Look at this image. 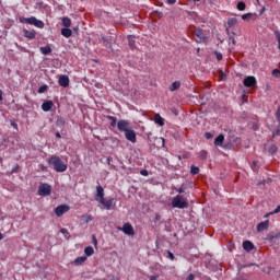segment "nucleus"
<instances>
[{"instance_id":"obj_48","label":"nucleus","mask_w":280,"mask_h":280,"mask_svg":"<svg viewBox=\"0 0 280 280\" xmlns=\"http://www.w3.org/2000/svg\"><path fill=\"white\" fill-rule=\"evenodd\" d=\"M271 213L273 214L280 213V205Z\"/></svg>"},{"instance_id":"obj_58","label":"nucleus","mask_w":280,"mask_h":280,"mask_svg":"<svg viewBox=\"0 0 280 280\" xmlns=\"http://www.w3.org/2000/svg\"><path fill=\"white\" fill-rule=\"evenodd\" d=\"M11 125L13 126V128H19V125H16V122H12Z\"/></svg>"},{"instance_id":"obj_20","label":"nucleus","mask_w":280,"mask_h":280,"mask_svg":"<svg viewBox=\"0 0 280 280\" xmlns=\"http://www.w3.org/2000/svg\"><path fill=\"white\" fill-rule=\"evenodd\" d=\"M39 50L43 56H49L51 54V47L49 46L40 47Z\"/></svg>"},{"instance_id":"obj_47","label":"nucleus","mask_w":280,"mask_h":280,"mask_svg":"<svg viewBox=\"0 0 280 280\" xmlns=\"http://www.w3.org/2000/svg\"><path fill=\"white\" fill-rule=\"evenodd\" d=\"M215 57H217V60H222V54H220V52H215Z\"/></svg>"},{"instance_id":"obj_55","label":"nucleus","mask_w":280,"mask_h":280,"mask_svg":"<svg viewBox=\"0 0 280 280\" xmlns=\"http://www.w3.org/2000/svg\"><path fill=\"white\" fill-rule=\"evenodd\" d=\"M112 162H113V158H107V164L110 165Z\"/></svg>"},{"instance_id":"obj_24","label":"nucleus","mask_w":280,"mask_h":280,"mask_svg":"<svg viewBox=\"0 0 280 280\" xmlns=\"http://www.w3.org/2000/svg\"><path fill=\"white\" fill-rule=\"evenodd\" d=\"M84 253H85L86 257H91L95 253V249H93L92 246H88V247H85Z\"/></svg>"},{"instance_id":"obj_1","label":"nucleus","mask_w":280,"mask_h":280,"mask_svg":"<svg viewBox=\"0 0 280 280\" xmlns=\"http://www.w3.org/2000/svg\"><path fill=\"white\" fill-rule=\"evenodd\" d=\"M48 164L54 167L55 172H58V173L67 172V164L62 162L60 156L51 155L48 159Z\"/></svg>"},{"instance_id":"obj_60","label":"nucleus","mask_w":280,"mask_h":280,"mask_svg":"<svg viewBox=\"0 0 280 280\" xmlns=\"http://www.w3.org/2000/svg\"><path fill=\"white\" fill-rule=\"evenodd\" d=\"M3 240V234L0 232V242Z\"/></svg>"},{"instance_id":"obj_41","label":"nucleus","mask_w":280,"mask_h":280,"mask_svg":"<svg viewBox=\"0 0 280 280\" xmlns=\"http://www.w3.org/2000/svg\"><path fill=\"white\" fill-rule=\"evenodd\" d=\"M272 75H273V78H280V71H279V69L272 70Z\"/></svg>"},{"instance_id":"obj_9","label":"nucleus","mask_w":280,"mask_h":280,"mask_svg":"<svg viewBox=\"0 0 280 280\" xmlns=\"http://www.w3.org/2000/svg\"><path fill=\"white\" fill-rule=\"evenodd\" d=\"M100 205H103V207H105L108 211H110V209H115V199H103L100 201Z\"/></svg>"},{"instance_id":"obj_21","label":"nucleus","mask_w":280,"mask_h":280,"mask_svg":"<svg viewBox=\"0 0 280 280\" xmlns=\"http://www.w3.org/2000/svg\"><path fill=\"white\" fill-rule=\"evenodd\" d=\"M222 143H224V136L220 135L214 139V145L222 147Z\"/></svg>"},{"instance_id":"obj_56","label":"nucleus","mask_w":280,"mask_h":280,"mask_svg":"<svg viewBox=\"0 0 280 280\" xmlns=\"http://www.w3.org/2000/svg\"><path fill=\"white\" fill-rule=\"evenodd\" d=\"M270 215H275V213L269 212V213L265 214V218H270Z\"/></svg>"},{"instance_id":"obj_13","label":"nucleus","mask_w":280,"mask_h":280,"mask_svg":"<svg viewBox=\"0 0 280 280\" xmlns=\"http://www.w3.org/2000/svg\"><path fill=\"white\" fill-rule=\"evenodd\" d=\"M51 108H54L52 101H46L42 104V110H44V113H49V110H51Z\"/></svg>"},{"instance_id":"obj_45","label":"nucleus","mask_w":280,"mask_h":280,"mask_svg":"<svg viewBox=\"0 0 280 280\" xmlns=\"http://www.w3.org/2000/svg\"><path fill=\"white\" fill-rule=\"evenodd\" d=\"M205 137L206 139H213V135H211L210 132H206Z\"/></svg>"},{"instance_id":"obj_26","label":"nucleus","mask_w":280,"mask_h":280,"mask_svg":"<svg viewBox=\"0 0 280 280\" xmlns=\"http://www.w3.org/2000/svg\"><path fill=\"white\" fill-rule=\"evenodd\" d=\"M128 40H129V47L130 49H137V46L135 45V36L130 35L128 37Z\"/></svg>"},{"instance_id":"obj_52","label":"nucleus","mask_w":280,"mask_h":280,"mask_svg":"<svg viewBox=\"0 0 280 280\" xmlns=\"http://www.w3.org/2000/svg\"><path fill=\"white\" fill-rule=\"evenodd\" d=\"M170 5H174L176 3V0H166Z\"/></svg>"},{"instance_id":"obj_57","label":"nucleus","mask_w":280,"mask_h":280,"mask_svg":"<svg viewBox=\"0 0 280 280\" xmlns=\"http://www.w3.org/2000/svg\"><path fill=\"white\" fill-rule=\"evenodd\" d=\"M156 279H159V277H156V276H151L150 277V280H156Z\"/></svg>"},{"instance_id":"obj_59","label":"nucleus","mask_w":280,"mask_h":280,"mask_svg":"<svg viewBox=\"0 0 280 280\" xmlns=\"http://www.w3.org/2000/svg\"><path fill=\"white\" fill-rule=\"evenodd\" d=\"M56 137H57V139H60V137H61V136H60V132H57V133H56Z\"/></svg>"},{"instance_id":"obj_25","label":"nucleus","mask_w":280,"mask_h":280,"mask_svg":"<svg viewBox=\"0 0 280 280\" xmlns=\"http://www.w3.org/2000/svg\"><path fill=\"white\" fill-rule=\"evenodd\" d=\"M62 25H63V27H66V28L71 27V19H69V18H63V19H62Z\"/></svg>"},{"instance_id":"obj_6","label":"nucleus","mask_w":280,"mask_h":280,"mask_svg":"<svg viewBox=\"0 0 280 280\" xmlns=\"http://www.w3.org/2000/svg\"><path fill=\"white\" fill-rule=\"evenodd\" d=\"M70 207L67 205H61L58 206L55 209V214L57 215V218H61V215H65V213H67L69 211Z\"/></svg>"},{"instance_id":"obj_27","label":"nucleus","mask_w":280,"mask_h":280,"mask_svg":"<svg viewBox=\"0 0 280 280\" xmlns=\"http://www.w3.org/2000/svg\"><path fill=\"white\" fill-rule=\"evenodd\" d=\"M234 25H237V20L235 18H230L228 20V27H234Z\"/></svg>"},{"instance_id":"obj_28","label":"nucleus","mask_w":280,"mask_h":280,"mask_svg":"<svg viewBox=\"0 0 280 280\" xmlns=\"http://www.w3.org/2000/svg\"><path fill=\"white\" fill-rule=\"evenodd\" d=\"M33 25H35V27H38L39 30H43V27H45V23L38 19L35 20Z\"/></svg>"},{"instance_id":"obj_15","label":"nucleus","mask_w":280,"mask_h":280,"mask_svg":"<svg viewBox=\"0 0 280 280\" xmlns=\"http://www.w3.org/2000/svg\"><path fill=\"white\" fill-rule=\"evenodd\" d=\"M59 85L63 86V89H67V86H69V77L68 75L59 77Z\"/></svg>"},{"instance_id":"obj_38","label":"nucleus","mask_w":280,"mask_h":280,"mask_svg":"<svg viewBox=\"0 0 280 280\" xmlns=\"http://www.w3.org/2000/svg\"><path fill=\"white\" fill-rule=\"evenodd\" d=\"M275 36L278 40V48L280 49V31H275Z\"/></svg>"},{"instance_id":"obj_2","label":"nucleus","mask_w":280,"mask_h":280,"mask_svg":"<svg viewBox=\"0 0 280 280\" xmlns=\"http://www.w3.org/2000/svg\"><path fill=\"white\" fill-rule=\"evenodd\" d=\"M171 205H172L173 209H187V207H189L187 199L180 195L175 196L172 199Z\"/></svg>"},{"instance_id":"obj_62","label":"nucleus","mask_w":280,"mask_h":280,"mask_svg":"<svg viewBox=\"0 0 280 280\" xmlns=\"http://www.w3.org/2000/svg\"><path fill=\"white\" fill-rule=\"evenodd\" d=\"M112 280H115V279H112Z\"/></svg>"},{"instance_id":"obj_31","label":"nucleus","mask_w":280,"mask_h":280,"mask_svg":"<svg viewBox=\"0 0 280 280\" xmlns=\"http://www.w3.org/2000/svg\"><path fill=\"white\" fill-rule=\"evenodd\" d=\"M200 173V168L198 166L192 165L190 167V174H192V176H196V174Z\"/></svg>"},{"instance_id":"obj_14","label":"nucleus","mask_w":280,"mask_h":280,"mask_svg":"<svg viewBox=\"0 0 280 280\" xmlns=\"http://www.w3.org/2000/svg\"><path fill=\"white\" fill-rule=\"evenodd\" d=\"M23 34L25 38H28V40H33V38H36V32L34 31H27V28H24Z\"/></svg>"},{"instance_id":"obj_23","label":"nucleus","mask_w":280,"mask_h":280,"mask_svg":"<svg viewBox=\"0 0 280 280\" xmlns=\"http://www.w3.org/2000/svg\"><path fill=\"white\" fill-rule=\"evenodd\" d=\"M178 89H180V81H175L170 86V91H178Z\"/></svg>"},{"instance_id":"obj_36","label":"nucleus","mask_w":280,"mask_h":280,"mask_svg":"<svg viewBox=\"0 0 280 280\" xmlns=\"http://www.w3.org/2000/svg\"><path fill=\"white\" fill-rule=\"evenodd\" d=\"M235 37H230L229 38V45H230V49H233L235 47Z\"/></svg>"},{"instance_id":"obj_35","label":"nucleus","mask_w":280,"mask_h":280,"mask_svg":"<svg viewBox=\"0 0 280 280\" xmlns=\"http://www.w3.org/2000/svg\"><path fill=\"white\" fill-rule=\"evenodd\" d=\"M108 119L110 120V126L115 128L117 126V118L108 116Z\"/></svg>"},{"instance_id":"obj_16","label":"nucleus","mask_w":280,"mask_h":280,"mask_svg":"<svg viewBox=\"0 0 280 280\" xmlns=\"http://www.w3.org/2000/svg\"><path fill=\"white\" fill-rule=\"evenodd\" d=\"M36 22V18L32 16V18H20V23H27L28 25H34V23Z\"/></svg>"},{"instance_id":"obj_5","label":"nucleus","mask_w":280,"mask_h":280,"mask_svg":"<svg viewBox=\"0 0 280 280\" xmlns=\"http://www.w3.org/2000/svg\"><path fill=\"white\" fill-rule=\"evenodd\" d=\"M117 128L119 130V132H126L127 130H129L131 127H130V122L128 120H119L117 122Z\"/></svg>"},{"instance_id":"obj_54","label":"nucleus","mask_w":280,"mask_h":280,"mask_svg":"<svg viewBox=\"0 0 280 280\" xmlns=\"http://www.w3.org/2000/svg\"><path fill=\"white\" fill-rule=\"evenodd\" d=\"M0 102H3V91L0 90Z\"/></svg>"},{"instance_id":"obj_17","label":"nucleus","mask_w":280,"mask_h":280,"mask_svg":"<svg viewBox=\"0 0 280 280\" xmlns=\"http://www.w3.org/2000/svg\"><path fill=\"white\" fill-rule=\"evenodd\" d=\"M243 248L244 250H247V253H250L255 248V245L250 241L243 242Z\"/></svg>"},{"instance_id":"obj_43","label":"nucleus","mask_w":280,"mask_h":280,"mask_svg":"<svg viewBox=\"0 0 280 280\" xmlns=\"http://www.w3.org/2000/svg\"><path fill=\"white\" fill-rule=\"evenodd\" d=\"M252 170H253L254 172H257V170H258V167H257V161H254V162L252 163Z\"/></svg>"},{"instance_id":"obj_32","label":"nucleus","mask_w":280,"mask_h":280,"mask_svg":"<svg viewBox=\"0 0 280 280\" xmlns=\"http://www.w3.org/2000/svg\"><path fill=\"white\" fill-rule=\"evenodd\" d=\"M253 19V13H245L242 15L243 21H250Z\"/></svg>"},{"instance_id":"obj_44","label":"nucleus","mask_w":280,"mask_h":280,"mask_svg":"<svg viewBox=\"0 0 280 280\" xmlns=\"http://www.w3.org/2000/svg\"><path fill=\"white\" fill-rule=\"evenodd\" d=\"M47 91V85L40 86L38 93H45Z\"/></svg>"},{"instance_id":"obj_37","label":"nucleus","mask_w":280,"mask_h":280,"mask_svg":"<svg viewBox=\"0 0 280 280\" xmlns=\"http://www.w3.org/2000/svg\"><path fill=\"white\" fill-rule=\"evenodd\" d=\"M275 117H276L278 124H280V105L278 106L277 112L275 113Z\"/></svg>"},{"instance_id":"obj_39","label":"nucleus","mask_w":280,"mask_h":280,"mask_svg":"<svg viewBox=\"0 0 280 280\" xmlns=\"http://www.w3.org/2000/svg\"><path fill=\"white\" fill-rule=\"evenodd\" d=\"M233 145H240L242 143V139L240 138H234V140L232 141Z\"/></svg>"},{"instance_id":"obj_22","label":"nucleus","mask_w":280,"mask_h":280,"mask_svg":"<svg viewBox=\"0 0 280 280\" xmlns=\"http://www.w3.org/2000/svg\"><path fill=\"white\" fill-rule=\"evenodd\" d=\"M84 261H86V256H80L74 260V265L75 266H82V264H84Z\"/></svg>"},{"instance_id":"obj_29","label":"nucleus","mask_w":280,"mask_h":280,"mask_svg":"<svg viewBox=\"0 0 280 280\" xmlns=\"http://www.w3.org/2000/svg\"><path fill=\"white\" fill-rule=\"evenodd\" d=\"M81 220H82L83 222H85V224H89V222H91V220H93V218L91 217V214H83V215L81 217Z\"/></svg>"},{"instance_id":"obj_7","label":"nucleus","mask_w":280,"mask_h":280,"mask_svg":"<svg viewBox=\"0 0 280 280\" xmlns=\"http://www.w3.org/2000/svg\"><path fill=\"white\" fill-rule=\"evenodd\" d=\"M118 231H122L125 235H135V229L130 223H125L122 228H118Z\"/></svg>"},{"instance_id":"obj_50","label":"nucleus","mask_w":280,"mask_h":280,"mask_svg":"<svg viewBox=\"0 0 280 280\" xmlns=\"http://www.w3.org/2000/svg\"><path fill=\"white\" fill-rule=\"evenodd\" d=\"M196 279V276H194L192 273H190L187 278H186V280H195Z\"/></svg>"},{"instance_id":"obj_8","label":"nucleus","mask_w":280,"mask_h":280,"mask_svg":"<svg viewBox=\"0 0 280 280\" xmlns=\"http://www.w3.org/2000/svg\"><path fill=\"white\" fill-rule=\"evenodd\" d=\"M244 86H247V89H250V86H257V79L255 77H247L243 80Z\"/></svg>"},{"instance_id":"obj_51","label":"nucleus","mask_w":280,"mask_h":280,"mask_svg":"<svg viewBox=\"0 0 280 280\" xmlns=\"http://www.w3.org/2000/svg\"><path fill=\"white\" fill-rule=\"evenodd\" d=\"M273 137H280V129H277L276 131H273Z\"/></svg>"},{"instance_id":"obj_4","label":"nucleus","mask_w":280,"mask_h":280,"mask_svg":"<svg viewBox=\"0 0 280 280\" xmlns=\"http://www.w3.org/2000/svg\"><path fill=\"white\" fill-rule=\"evenodd\" d=\"M51 195V186L49 184H42L38 188V196H50Z\"/></svg>"},{"instance_id":"obj_42","label":"nucleus","mask_w":280,"mask_h":280,"mask_svg":"<svg viewBox=\"0 0 280 280\" xmlns=\"http://www.w3.org/2000/svg\"><path fill=\"white\" fill-rule=\"evenodd\" d=\"M196 35L198 36V38H200V40H205V35L202 34V31H198Z\"/></svg>"},{"instance_id":"obj_40","label":"nucleus","mask_w":280,"mask_h":280,"mask_svg":"<svg viewBox=\"0 0 280 280\" xmlns=\"http://www.w3.org/2000/svg\"><path fill=\"white\" fill-rule=\"evenodd\" d=\"M60 233H62V235H65L66 238H69V231L67 229H61Z\"/></svg>"},{"instance_id":"obj_12","label":"nucleus","mask_w":280,"mask_h":280,"mask_svg":"<svg viewBox=\"0 0 280 280\" xmlns=\"http://www.w3.org/2000/svg\"><path fill=\"white\" fill-rule=\"evenodd\" d=\"M95 200L96 202H100L101 200L104 199V188L102 186L96 187V195H95Z\"/></svg>"},{"instance_id":"obj_49","label":"nucleus","mask_w":280,"mask_h":280,"mask_svg":"<svg viewBox=\"0 0 280 280\" xmlns=\"http://www.w3.org/2000/svg\"><path fill=\"white\" fill-rule=\"evenodd\" d=\"M168 258L174 261L175 257H174V254L172 252H168Z\"/></svg>"},{"instance_id":"obj_30","label":"nucleus","mask_w":280,"mask_h":280,"mask_svg":"<svg viewBox=\"0 0 280 280\" xmlns=\"http://www.w3.org/2000/svg\"><path fill=\"white\" fill-rule=\"evenodd\" d=\"M208 152L205 151V150H201L198 155H199V159H201V161H206L207 156H208Z\"/></svg>"},{"instance_id":"obj_11","label":"nucleus","mask_w":280,"mask_h":280,"mask_svg":"<svg viewBox=\"0 0 280 280\" xmlns=\"http://www.w3.org/2000/svg\"><path fill=\"white\" fill-rule=\"evenodd\" d=\"M279 238H280V232L273 231V232H270L269 234H267V236L265 237V241L272 242V241L279 240Z\"/></svg>"},{"instance_id":"obj_53","label":"nucleus","mask_w":280,"mask_h":280,"mask_svg":"<svg viewBox=\"0 0 280 280\" xmlns=\"http://www.w3.org/2000/svg\"><path fill=\"white\" fill-rule=\"evenodd\" d=\"M177 192L178 194H185V189L183 187H180V188L177 189Z\"/></svg>"},{"instance_id":"obj_10","label":"nucleus","mask_w":280,"mask_h":280,"mask_svg":"<svg viewBox=\"0 0 280 280\" xmlns=\"http://www.w3.org/2000/svg\"><path fill=\"white\" fill-rule=\"evenodd\" d=\"M269 226H270V221L266 220L264 222L258 223L257 231L258 233H264V231H268Z\"/></svg>"},{"instance_id":"obj_18","label":"nucleus","mask_w":280,"mask_h":280,"mask_svg":"<svg viewBox=\"0 0 280 280\" xmlns=\"http://www.w3.org/2000/svg\"><path fill=\"white\" fill-rule=\"evenodd\" d=\"M154 122L158 124V126H165V119L161 117V114H155Z\"/></svg>"},{"instance_id":"obj_61","label":"nucleus","mask_w":280,"mask_h":280,"mask_svg":"<svg viewBox=\"0 0 280 280\" xmlns=\"http://www.w3.org/2000/svg\"><path fill=\"white\" fill-rule=\"evenodd\" d=\"M155 220H161V215H156V217H155Z\"/></svg>"},{"instance_id":"obj_3","label":"nucleus","mask_w":280,"mask_h":280,"mask_svg":"<svg viewBox=\"0 0 280 280\" xmlns=\"http://www.w3.org/2000/svg\"><path fill=\"white\" fill-rule=\"evenodd\" d=\"M125 139H127V141H130L131 143H137V132H135V129H132V127L125 131Z\"/></svg>"},{"instance_id":"obj_19","label":"nucleus","mask_w":280,"mask_h":280,"mask_svg":"<svg viewBox=\"0 0 280 280\" xmlns=\"http://www.w3.org/2000/svg\"><path fill=\"white\" fill-rule=\"evenodd\" d=\"M61 35L65 36V38H71V36H73V31H71V28H62L61 30Z\"/></svg>"},{"instance_id":"obj_33","label":"nucleus","mask_w":280,"mask_h":280,"mask_svg":"<svg viewBox=\"0 0 280 280\" xmlns=\"http://www.w3.org/2000/svg\"><path fill=\"white\" fill-rule=\"evenodd\" d=\"M278 150H279V149L277 148V145L272 144V145L269 148L268 152H269V154H277Z\"/></svg>"},{"instance_id":"obj_46","label":"nucleus","mask_w":280,"mask_h":280,"mask_svg":"<svg viewBox=\"0 0 280 280\" xmlns=\"http://www.w3.org/2000/svg\"><path fill=\"white\" fill-rule=\"evenodd\" d=\"M140 174H141V176H148V175H149V173H148V171H147V170H142V171H140Z\"/></svg>"},{"instance_id":"obj_34","label":"nucleus","mask_w":280,"mask_h":280,"mask_svg":"<svg viewBox=\"0 0 280 280\" xmlns=\"http://www.w3.org/2000/svg\"><path fill=\"white\" fill-rule=\"evenodd\" d=\"M237 10H240V12H244V10H246V3L238 2L237 3Z\"/></svg>"}]
</instances>
